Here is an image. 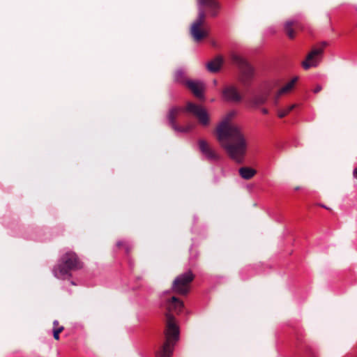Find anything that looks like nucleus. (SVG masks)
<instances>
[{"label": "nucleus", "instance_id": "f257e3e1", "mask_svg": "<svg viewBox=\"0 0 357 357\" xmlns=\"http://www.w3.org/2000/svg\"><path fill=\"white\" fill-rule=\"evenodd\" d=\"M235 115L231 112L220 123L215 135L220 146L237 163H242L248 149V141L243 128L231 121Z\"/></svg>", "mask_w": 357, "mask_h": 357}, {"label": "nucleus", "instance_id": "f03ea898", "mask_svg": "<svg viewBox=\"0 0 357 357\" xmlns=\"http://www.w3.org/2000/svg\"><path fill=\"white\" fill-rule=\"evenodd\" d=\"M183 307V303L176 296H172L167 303L166 317L165 342L160 350L156 352V357H171L173 347L179 338V328L172 312L179 313Z\"/></svg>", "mask_w": 357, "mask_h": 357}, {"label": "nucleus", "instance_id": "7ed1b4c3", "mask_svg": "<svg viewBox=\"0 0 357 357\" xmlns=\"http://www.w3.org/2000/svg\"><path fill=\"white\" fill-rule=\"evenodd\" d=\"M198 13L196 20L190 28V34L195 42L199 43L208 36V32L204 29L207 15L215 17L221 8L218 0H197Z\"/></svg>", "mask_w": 357, "mask_h": 357}, {"label": "nucleus", "instance_id": "20e7f679", "mask_svg": "<svg viewBox=\"0 0 357 357\" xmlns=\"http://www.w3.org/2000/svg\"><path fill=\"white\" fill-rule=\"evenodd\" d=\"M82 268V263L74 252H67L60 259L53 269L54 275L59 279L71 276V272Z\"/></svg>", "mask_w": 357, "mask_h": 357}, {"label": "nucleus", "instance_id": "39448f33", "mask_svg": "<svg viewBox=\"0 0 357 357\" xmlns=\"http://www.w3.org/2000/svg\"><path fill=\"white\" fill-rule=\"evenodd\" d=\"M231 60L238 68V81L244 86H250L255 77V68L244 58L239 55L233 54Z\"/></svg>", "mask_w": 357, "mask_h": 357}, {"label": "nucleus", "instance_id": "423d86ee", "mask_svg": "<svg viewBox=\"0 0 357 357\" xmlns=\"http://www.w3.org/2000/svg\"><path fill=\"white\" fill-rule=\"evenodd\" d=\"M194 278L195 276L190 271L178 275L173 281L172 291L180 295H187Z\"/></svg>", "mask_w": 357, "mask_h": 357}, {"label": "nucleus", "instance_id": "0eeeda50", "mask_svg": "<svg viewBox=\"0 0 357 357\" xmlns=\"http://www.w3.org/2000/svg\"><path fill=\"white\" fill-rule=\"evenodd\" d=\"M185 110L193 114L201 126L206 127L209 125V114L203 107L192 102H188Z\"/></svg>", "mask_w": 357, "mask_h": 357}, {"label": "nucleus", "instance_id": "6e6552de", "mask_svg": "<svg viewBox=\"0 0 357 357\" xmlns=\"http://www.w3.org/2000/svg\"><path fill=\"white\" fill-rule=\"evenodd\" d=\"M183 109L181 107H172L168 114V121L172 128L178 132H187L191 130L193 128L192 125H188L185 127L179 126L176 124V119L178 115L182 112Z\"/></svg>", "mask_w": 357, "mask_h": 357}, {"label": "nucleus", "instance_id": "1a4fd4ad", "mask_svg": "<svg viewBox=\"0 0 357 357\" xmlns=\"http://www.w3.org/2000/svg\"><path fill=\"white\" fill-rule=\"evenodd\" d=\"M319 48H314L306 56L305 61L302 62V66L304 69L307 70L310 67L317 66L318 64L317 57L323 53L324 48L327 45L326 42L321 44Z\"/></svg>", "mask_w": 357, "mask_h": 357}, {"label": "nucleus", "instance_id": "9d476101", "mask_svg": "<svg viewBox=\"0 0 357 357\" xmlns=\"http://www.w3.org/2000/svg\"><path fill=\"white\" fill-rule=\"evenodd\" d=\"M199 151L210 160H218L220 155L212 149L209 143L205 139H200L198 141Z\"/></svg>", "mask_w": 357, "mask_h": 357}, {"label": "nucleus", "instance_id": "9b49d317", "mask_svg": "<svg viewBox=\"0 0 357 357\" xmlns=\"http://www.w3.org/2000/svg\"><path fill=\"white\" fill-rule=\"evenodd\" d=\"M223 98L227 101L239 102L242 100V96L236 86L234 85L227 86L222 90Z\"/></svg>", "mask_w": 357, "mask_h": 357}, {"label": "nucleus", "instance_id": "f8f14e48", "mask_svg": "<svg viewBox=\"0 0 357 357\" xmlns=\"http://www.w3.org/2000/svg\"><path fill=\"white\" fill-rule=\"evenodd\" d=\"M185 85L196 97L199 98H202L203 97L202 92L204 91V86L202 82L192 80H186Z\"/></svg>", "mask_w": 357, "mask_h": 357}, {"label": "nucleus", "instance_id": "ddd939ff", "mask_svg": "<svg viewBox=\"0 0 357 357\" xmlns=\"http://www.w3.org/2000/svg\"><path fill=\"white\" fill-rule=\"evenodd\" d=\"M269 93L263 92L254 95L250 100V105L255 108L265 104L268 98Z\"/></svg>", "mask_w": 357, "mask_h": 357}, {"label": "nucleus", "instance_id": "4468645a", "mask_svg": "<svg viewBox=\"0 0 357 357\" xmlns=\"http://www.w3.org/2000/svg\"><path fill=\"white\" fill-rule=\"evenodd\" d=\"M298 81V77H294L290 82H289L287 84H285L283 87H282L275 96V99L278 100L280 96L288 93L292 91L296 83Z\"/></svg>", "mask_w": 357, "mask_h": 357}, {"label": "nucleus", "instance_id": "2eb2a0df", "mask_svg": "<svg viewBox=\"0 0 357 357\" xmlns=\"http://www.w3.org/2000/svg\"><path fill=\"white\" fill-rule=\"evenodd\" d=\"M298 27L297 22L289 20L284 24V31L291 39L295 37V29Z\"/></svg>", "mask_w": 357, "mask_h": 357}, {"label": "nucleus", "instance_id": "dca6fc26", "mask_svg": "<svg viewBox=\"0 0 357 357\" xmlns=\"http://www.w3.org/2000/svg\"><path fill=\"white\" fill-rule=\"evenodd\" d=\"M238 173L242 178L250 180L256 175L257 171L250 167H242L239 168Z\"/></svg>", "mask_w": 357, "mask_h": 357}, {"label": "nucleus", "instance_id": "f3484780", "mask_svg": "<svg viewBox=\"0 0 357 357\" xmlns=\"http://www.w3.org/2000/svg\"><path fill=\"white\" fill-rule=\"evenodd\" d=\"M222 62L223 59L220 56H217L213 60L207 63V69L211 73H216L220 70Z\"/></svg>", "mask_w": 357, "mask_h": 357}, {"label": "nucleus", "instance_id": "a211bd4d", "mask_svg": "<svg viewBox=\"0 0 357 357\" xmlns=\"http://www.w3.org/2000/svg\"><path fill=\"white\" fill-rule=\"evenodd\" d=\"M64 330V327L63 326L59 325V322L57 320H54L53 321V337L54 340H59V334L62 333Z\"/></svg>", "mask_w": 357, "mask_h": 357}, {"label": "nucleus", "instance_id": "6ab92c4d", "mask_svg": "<svg viewBox=\"0 0 357 357\" xmlns=\"http://www.w3.org/2000/svg\"><path fill=\"white\" fill-rule=\"evenodd\" d=\"M297 105L296 104H293L287 108L280 109L278 111V116L279 118H284L291 111H292Z\"/></svg>", "mask_w": 357, "mask_h": 357}, {"label": "nucleus", "instance_id": "aec40b11", "mask_svg": "<svg viewBox=\"0 0 357 357\" xmlns=\"http://www.w3.org/2000/svg\"><path fill=\"white\" fill-rule=\"evenodd\" d=\"M123 248L125 249V251L128 255L132 251V247L126 242L124 245Z\"/></svg>", "mask_w": 357, "mask_h": 357}, {"label": "nucleus", "instance_id": "412c9836", "mask_svg": "<svg viewBox=\"0 0 357 357\" xmlns=\"http://www.w3.org/2000/svg\"><path fill=\"white\" fill-rule=\"evenodd\" d=\"M322 90V87L321 85H317L316 87L314 89L313 92L314 93H317L320 92Z\"/></svg>", "mask_w": 357, "mask_h": 357}, {"label": "nucleus", "instance_id": "4be33fe9", "mask_svg": "<svg viewBox=\"0 0 357 357\" xmlns=\"http://www.w3.org/2000/svg\"><path fill=\"white\" fill-rule=\"evenodd\" d=\"M126 242L125 241H118L116 243V246L119 248H123L124 247V245H125Z\"/></svg>", "mask_w": 357, "mask_h": 357}, {"label": "nucleus", "instance_id": "5701e85b", "mask_svg": "<svg viewBox=\"0 0 357 357\" xmlns=\"http://www.w3.org/2000/svg\"><path fill=\"white\" fill-rule=\"evenodd\" d=\"M261 112L264 114H267L268 113V110L267 109H266V108H262L261 109Z\"/></svg>", "mask_w": 357, "mask_h": 357}, {"label": "nucleus", "instance_id": "b1692460", "mask_svg": "<svg viewBox=\"0 0 357 357\" xmlns=\"http://www.w3.org/2000/svg\"><path fill=\"white\" fill-rule=\"evenodd\" d=\"M182 74H183V73H182L181 70H178V71L176 72V77L177 76H181V75H182Z\"/></svg>", "mask_w": 357, "mask_h": 357}, {"label": "nucleus", "instance_id": "393cba45", "mask_svg": "<svg viewBox=\"0 0 357 357\" xmlns=\"http://www.w3.org/2000/svg\"><path fill=\"white\" fill-rule=\"evenodd\" d=\"M354 176L357 178V167L354 170Z\"/></svg>", "mask_w": 357, "mask_h": 357}, {"label": "nucleus", "instance_id": "a878e982", "mask_svg": "<svg viewBox=\"0 0 357 357\" xmlns=\"http://www.w3.org/2000/svg\"><path fill=\"white\" fill-rule=\"evenodd\" d=\"M176 80L178 82H183V77H175Z\"/></svg>", "mask_w": 357, "mask_h": 357}, {"label": "nucleus", "instance_id": "bb28decb", "mask_svg": "<svg viewBox=\"0 0 357 357\" xmlns=\"http://www.w3.org/2000/svg\"><path fill=\"white\" fill-rule=\"evenodd\" d=\"M326 209H328L329 210V208L328 207H326V206H324Z\"/></svg>", "mask_w": 357, "mask_h": 357}]
</instances>
